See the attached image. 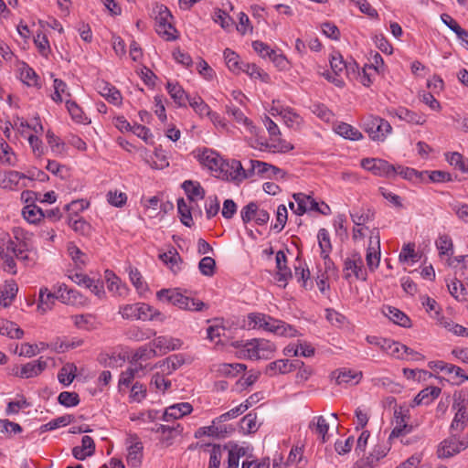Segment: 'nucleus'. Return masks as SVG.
I'll use <instances>...</instances> for the list:
<instances>
[{
    "label": "nucleus",
    "mask_w": 468,
    "mask_h": 468,
    "mask_svg": "<svg viewBox=\"0 0 468 468\" xmlns=\"http://www.w3.org/2000/svg\"><path fill=\"white\" fill-rule=\"evenodd\" d=\"M0 335H6L13 339H20L24 335V331L17 324L11 321H4L0 325Z\"/></svg>",
    "instance_id": "nucleus-35"
},
{
    "label": "nucleus",
    "mask_w": 468,
    "mask_h": 468,
    "mask_svg": "<svg viewBox=\"0 0 468 468\" xmlns=\"http://www.w3.org/2000/svg\"><path fill=\"white\" fill-rule=\"evenodd\" d=\"M411 430L412 426L407 424L406 419L400 418V420H396V426L389 434L388 439L392 440L394 438L404 436L406 434H409L411 431Z\"/></svg>",
    "instance_id": "nucleus-54"
},
{
    "label": "nucleus",
    "mask_w": 468,
    "mask_h": 468,
    "mask_svg": "<svg viewBox=\"0 0 468 468\" xmlns=\"http://www.w3.org/2000/svg\"><path fill=\"white\" fill-rule=\"evenodd\" d=\"M96 89L98 92L104 97L109 102L119 105L122 102L121 92L112 84L104 80H98L96 82Z\"/></svg>",
    "instance_id": "nucleus-14"
},
{
    "label": "nucleus",
    "mask_w": 468,
    "mask_h": 468,
    "mask_svg": "<svg viewBox=\"0 0 468 468\" xmlns=\"http://www.w3.org/2000/svg\"><path fill=\"white\" fill-rule=\"evenodd\" d=\"M131 445L128 447L127 463L132 467H138L142 463L143 444L136 435L131 436Z\"/></svg>",
    "instance_id": "nucleus-16"
},
{
    "label": "nucleus",
    "mask_w": 468,
    "mask_h": 468,
    "mask_svg": "<svg viewBox=\"0 0 468 468\" xmlns=\"http://www.w3.org/2000/svg\"><path fill=\"white\" fill-rule=\"evenodd\" d=\"M156 296L160 301H166L182 310L200 312L204 308L207 309V305L202 301L183 295L177 291L162 289L157 292Z\"/></svg>",
    "instance_id": "nucleus-2"
},
{
    "label": "nucleus",
    "mask_w": 468,
    "mask_h": 468,
    "mask_svg": "<svg viewBox=\"0 0 468 468\" xmlns=\"http://www.w3.org/2000/svg\"><path fill=\"white\" fill-rule=\"evenodd\" d=\"M27 178L29 180H33L35 178V175H26L17 171H8L5 174V177L2 180L0 186L4 188L13 189L14 186H16L20 181V179Z\"/></svg>",
    "instance_id": "nucleus-28"
},
{
    "label": "nucleus",
    "mask_w": 468,
    "mask_h": 468,
    "mask_svg": "<svg viewBox=\"0 0 468 468\" xmlns=\"http://www.w3.org/2000/svg\"><path fill=\"white\" fill-rule=\"evenodd\" d=\"M241 71L247 73L250 78H259L263 81H267L269 76L263 72L256 64H243Z\"/></svg>",
    "instance_id": "nucleus-61"
},
{
    "label": "nucleus",
    "mask_w": 468,
    "mask_h": 468,
    "mask_svg": "<svg viewBox=\"0 0 468 468\" xmlns=\"http://www.w3.org/2000/svg\"><path fill=\"white\" fill-rule=\"evenodd\" d=\"M59 404L65 407H74L79 405L80 397L76 392L63 391L58 397Z\"/></svg>",
    "instance_id": "nucleus-56"
},
{
    "label": "nucleus",
    "mask_w": 468,
    "mask_h": 468,
    "mask_svg": "<svg viewBox=\"0 0 468 468\" xmlns=\"http://www.w3.org/2000/svg\"><path fill=\"white\" fill-rule=\"evenodd\" d=\"M198 269L203 275L211 277L215 273L216 261L211 257H204L198 263Z\"/></svg>",
    "instance_id": "nucleus-60"
},
{
    "label": "nucleus",
    "mask_w": 468,
    "mask_h": 468,
    "mask_svg": "<svg viewBox=\"0 0 468 468\" xmlns=\"http://www.w3.org/2000/svg\"><path fill=\"white\" fill-rule=\"evenodd\" d=\"M144 367L142 364L135 365V367H129L125 371L122 372L119 378V386L128 387L133 378L138 376L140 371H143Z\"/></svg>",
    "instance_id": "nucleus-43"
},
{
    "label": "nucleus",
    "mask_w": 468,
    "mask_h": 468,
    "mask_svg": "<svg viewBox=\"0 0 468 468\" xmlns=\"http://www.w3.org/2000/svg\"><path fill=\"white\" fill-rule=\"evenodd\" d=\"M137 320H158L160 322H164L165 320V316L149 304L140 303H137Z\"/></svg>",
    "instance_id": "nucleus-21"
},
{
    "label": "nucleus",
    "mask_w": 468,
    "mask_h": 468,
    "mask_svg": "<svg viewBox=\"0 0 468 468\" xmlns=\"http://www.w3.org/2000/svg\"><path fill=\"white\" fill-rule=\"evenodd\" d=\"M74 420L72 415H64L54 420H51L49 422L43 424L39 428L40 433H44L47 431H54L59 427H64L70 424Z\"/></svg>",
    "instance_id": "nucleus-33"
},
{
    "label": "nucleus",
    "mask_w": 468,
    "mask_h": 468,
    "mask_svg": "<svg viewBox=\"0 0 468 468\" xmlns=\"http://www.w3.org/2000/svg\"><path fill=\"white\" fill-rule=\"evenodd\" d=\"M18 292L17 284L15 281H7L4 288L0 291V304L8 307Z\"/></svg>",
    "instance_id": "nucleus-27"
},
{
    "label": "nucleus",
    "mask_w": 468,
    "mask_h": 468,
    "mask_svg": "<svg viewBox=\"0 0 468 468\" xmlns=\"http://www.w3.org/2000/svg\"><path fill=\"white\" fill-rule=\"evenodd\" d=\"M227 112L229 116L233 117L234 120H236L238 122L243 123L246 125L250 132L255 128L251 122L244 115L243 112L234 106V105H228L227 106Z\"/></svg>",
    "instance_id": "nucleus-47"
},
{
    "label": "nucleus",
    "mask_w": 468,
    "mask_h": 468,
    "mask_svg": "<svg viewBox=\"0 0 468 468\" xmlns=\"http://www.w3.org/2000/svg\"><path fill=\"white\" fill-rule=\"evenodd\" d=\"M57 299H58L57 292L52 293L48 292L47 288H41L39 291L37 309L42 313H46L48 310L52 308V305Z\"/></svg>",
    "instance_id": "nucleus-29"
},
{
    "label": "nucleus",
    "mask_w": 468,
    "mask_h": 468,
    "mask_svg": "<svg viewBox=\"0 0 468 468\" xmlns=\"http://www.w3.org/2000/svg\"><path fill=\"white\" fill-rule=\"evenodd\" d=\"M383 314L394 324L402 327H410V319L403 312L393 306H384Z\"/></svg>",
    "instance_id": "nucleus-23"
},
{
    "label": "nucleus",
    "mask_w": 468,
    "mask_h": 468,
    "mask_svg": "<svg viewBox=\"0 0 468 468\" xmlns=\"http://www.w3.org/2000/svg\"><path fill=\"white\" fill-rule=\"evenodd\" d=\"M177 210L180 214L181 222L186 227H191L193 224L191 211L184 198H179L177 200Z\"/></svg>",
    "instance_id": "nucleus-53"
},
{
    "label": "nucleus",
    "mask_w": 468,
    "mask_h": 468,
    "mask_svg": "<svg viewBox=\"0 0 468 468\" xmlns=\"http://www.w3.org/2000/svg\"><path fill=\"white\" fill-rule=\"evenodd\" d=\"M259 425L257 424L256 413L250 412L245 415L240 420V430L245 434L254 433L258 431Z\"/></svg>",
    "instance_id": "nucleus-41"
},
{
    "label": "nucleus",
    "mask_w": 468,
    "mask_h": 468,
    "mask_svg": "<svg viewBox=\"0 0 468 468\" xmlns=\"http://www.w3.org/2000/svg\"><path fill=\"white\" fill-rule=\"evenodd\" d=\"M199 115H207L213 119L215 112H211L209 106L199 96L190 97L186 101Z\"/></svg>",
    "instance_id": "nucleus-38"
},
{
    "label": "nucleus",
    "mask_w": 468,
    "mask_h": 468,
    "mask_svg": "<svg viewBox=\"0 0 468 468\" xmlns=\"http://www.w3.org/2000/svg\"><path fill=\"white\" fill-rule=\"evenodd\" d=\"M154 169H164L169 165L167 156L161 148H156L154 154V159L150 164Z\"/></svg>",
    "instance_id": "nucleus-57"
},
{
    "label": "nucleus",
    "mask_w": 468,
    "mask_h": 468,
    "mask_svg": "<svg viewBox=\"0 0 468 468\" xmlns=\"http://www.w3.org/2000/svg\"><path fill=\"white\" fill-rule=\"evenodd\" d=\"M367 276V270L365 269L364 261L360 253L353 251L344 260V279L349 281L352 277H355L356 280L366 281Z\"/></svg>",
    "instance_id": "nucleus-4"
},
{
    "label": "nucleus",
    "mask_w": 468,
    "mask_h": 468,
    "mask_svg": "<svg viewBox=\"0 0 468 468\" xmlns=\"http://www.w3.org/2000/svg\"><path fill=\"white\" fill-rule=\"evenodd\" d=\"M153 13L155 15L156 33L166 40H175L176 37L174 33L176 32V29L172 24L173 16L169 9L164 5L156 4L153 8Z\"/></svg>",
    "instance_id": "nucleus-3"
},
{
    "label": "nucleus",
    "mask_w": 468,
    "mask_h": 468,
    "mask_svg": "<svg viewBox=\"0 0 468 468\" xmlns=\"http://www.w3.org/2000/svg\"><path fill=\"white\" fill-rule=\"evenodd\" d=\"M159 259L170 268L173 273L176 274L181 271L183 260L176 249L172 248L166 252L160 253Z\"/></svg>",
    "instance_id": "nucleus-22"
},
{
    "label": "nucleus",
    "mask_w": 468,
    "mask_h": 468,
    "mask_svg": "<svg viewBox=\"0 0 468 468\" xmlns=\"http://www.w3.org/2000/svg\"><path fill=\"white\" fill-rule=\"evenodd\" d=\"M149 346L160 351L161 355H165L169 351L177 350L182 346V341L177 338L158 336L154 338Z\"/></svg>",
    "instance_id": "nucleus-15"
},
{
    "label": "nucleus",
    "mask_w": 468,
    "mask_h": 468,
    "mask_svg": "<svg viewBox=\"0 0 468 468\" xmlns=\"http://www.w3.org/2000/svg\"><path fill=\"white\" fill-rule=\"evenodd\" d=\"M193 407L188 402L174 404L166 408L163 414V420L165 421H169L170 420H177L191 413Z\"/></svg>",
    "instance_id": "nucleus-19"
},
{
    "label": "nucleus",
    "mask_w": 468,
    "mask_h": 468,
    "mask_svg": "<svg viewBox=\"0 0 468 468\" xmlns=\"http://www.w3.org/2000/svg\"><path fill=\"white\" fill-rule=\"evenodd\" d=\"M375 212L367 208L366 211H362L361 213L358 211L351 212L350 217L356 227H361L364 224L372 221L374 219Z\"/></svg>",
    "instance_id": "nucleus-46"
},
{
    "label": "nucleus",
    "mask_w": 468,
    "mask_h": 468,
    "mask_svg": "<svg viewBox=\"0 0 468 468\" xmlns=\"http://www.w3.org/2000/svg\"><path fill=\"white\" fill-rule=\"evenodd\" d=\"M77 373V367L74 363H66L58 371V379L64 386H69Z\"/></svg>",
    "instance_id": "nucleus-30"
},
{
    "label": "nucleus",
    "mask_w": 468,
    "mask_h": 468,
    "mask_svg": "<svg viewBox=\"0 0 468 468\" xmlns=\"http://www.w3.org/2000/svg\"><path fill=\"white\" fill-rule=\"evenodd\" d=\"M317 239L321 249V254L330 253L332 250V244L328 231L325 229H320L317 234Z\"/></svg>",
    "instance_id": "nucleus-58"
},
{
    "label": "nucleus",
    "mask_w": 468,
    "mask_h": 468,
    "mask_svg": "<svg viewBox=\"0 0 468 468\" xmlns=\"http://www.w3.org/2000/svg\"><path fill=\"white\" fill-rule=\"evenodd\" d=\"M361 166L378 176L393 178L397 176L396 166L380 158H365L361 161Z\"/></svg>",
    "instance_id": "nucleus-7"
},
{
    "label": "nucleus",
    "mask_w": 468,
    "mask_h": 468,
    "mask_svg": "<svg viewBox=\"0 0 468 468\" xmlns=\"http://www.w3.org/2000/svg\"><path fill=\"white\" fill-rule=\"evenodd\" d=\"M290 372L289 360L288 359H278L270 363L266 367L265 373L271 377L277 374H286Z\"/></svg>",
    "instance_id": "nucleus-39"
},
{
    "label": "nucleus",
    "mask_w": 468,
    "mask_h": 468,
    "mask_svg": "<svg viewBox=\"0 0 468 468\" xmlns=\"http://www.w3.org/2000/svg\"><path fill=\"white\" fill-rule=\"evenodd\" d=\"M69 225L72 229L83 236H89L91 233V226L83 218H69Z\"/></svg>",
    "instance_id": "nucleus-49"
},
{
    "label": "nucleus",
    "mask_w": 468,
    "mask_h": 468,
    "mask_svg": "<svg viewBox=\"0 0 468 468\" xmlns=\"http://www.w3.org/2000/svg\"><path fill=\"white\" fill-rule=\"evenodd\" d=\"M74 324L80 329L90 330L93 328L92 315L79 314L72 316Z\"/></svg>",
    "instance_id": "nucleus-64"
},
{
    "label": "nucleus",
    "mask_w": 468,
    "mask_h": 468,
    "mask_svg": "<svg viewBox=\"0 0 468 468\" xmlns=\"http://www.w3.org/2000/svg\"><path fill=\"white\" fill-rule=\"evenodd\" d=\"M309 429H314L316 433L321 436L322 442H325L327 440V434L329 431V425L326 422L324 416L314 417L309 423Z\"/></svg>",
    "instance_id": "nucleus-36"
},
{
    "label": "nucleus",
    "mask_w": 468,
    "mask_h": 468,
    "mask_svg": "<svg viewBox=\"0 0 468 468\" xmlns=\"http://www.w3.org/2000/svg\"><path fill=\"white\" fill-rule=\"evenodd\" d=\"M224 58L229 70L236 74L241 72L242 66L244 63L239 62V55L236 52L229 48H226L224 50Z\"/></svg>",
    "instance_id": "nucleus-40"
},
{
    "label": "nucleus",
    "mask_w": 468,
    "mask_h": 468,
    "mask_svg": "<svg viewBox=\"0 0 468 468\" xmlns=\"http://www.w3.org/2000/svg\"><path fill=\"white\" fill-rule=\"evenodd\" d=\"M330 66L335 76H339L345 69L349 74L350 71L355 73L357 65L356 62L346 63L344 61L342 55L339 52H334L330 58Z\"/></svg>",
    "instance_id": "nucleus-20"
},
{
    "label": "nucleus",
    "mask_w": 468,
    "mask_h": 468,
    "mask_svg": "<svg viewBox=\"0 0 468 468\" xmlns=\"http://www.w3.org/2000/svg\"><path fill=\"white\" fill-rule=\"evenodd\" d=\"M335 132L345 139L358 141L363 138V134L352 125L341 122L335 127Z\"/></svg>",
    "instance_id": "nucleus-32"
},
{
    "label": "nucleus",
    "mask_w": 468,
    "mask_h": 468,
    "mask_svg": "<svg viewBox=\"0 0 468 468\" xmlns=\"http://www.w3.org/2000/svg\"><path fill=\"white\" fill-rule=\"evenodd\" d=\"M182 187L190 200H194L195 197H198L200 199L205 197V190L198 182L186 180L183 183Z\"/></svg>",
    "instance_id": "nucleus-34"
},
{
    "label": "nucleus",
    "mask_w": 468,
    "mask_h": 468,
    "mask_svg": "<svg viewBox=\"0 0 468 468\" xmlns=\"http://www.w3.org/2000/svg\"><path fill=\"white\" fill-rule=\"evenodd\" d=\"M263 330L282 336H293L296 333V330L290 324L281 320H276L270 315L269 320L264 324Z\"/></svg>",
    "instance_id": "nucleus-13"
},
{
    "label": "nucleus",
    "mask_w": 468,
    "mask_h": 468,
    "mask_svg": "<svg viewBox=\"0 0 468 468\" xmlns=\"http://www.w3.org/2000/svg\"><path fill=\"white\" fill-rule=\"evenodd\" d=\"M186 362L185 356L182 354H175L165 358L160 367H166L163 371H166V374H171L173 371L179 368Z\"/></svg>",
    "instance_id": "nucleus-37"
},
{
    "label": "nucleus",
    "mask_w": 468,
    "mask_h": 468,
    "mask_svg": "<svg viewBox=\"0 0 468 468\" xmlns=\"http://www.w3.org/2000/svg\"><path fill=\"white\" fill-rule=\"evenodd\" d=\"M397 115L399 119L404 120L410 123L415 124H423L425 122V119L423 116L410 111L406 108H400L398 110Z\"/></svg>",
    "instance_id": "nucleus-52"
},
{
    "label": "nucleus",
    "mask_w": 468,
    "mask_h": 468,
    "mask_svg": "<svg viewBox=\"0 0 468 468\" xmlns=\"http://www.w3.org/2000/svg\"><path fill=\"white\" fill-rule=\"evenodd\" d=\"M287 208L284 205H280L277 208L276 223L271 227L276 232L283 229L287 221Z\"/></svg>",
    "instance_id": "nucleus-63"
},
{
    "label": "nucleus",
    "mask_w": 468,
    "mask_h": 468,
    "mask_svg": "<svg viewBox=\"0 0 468 468\" xmlns=\"http://www.w3.org/2000/svg\"><path fill=\"white\" fill-rule=\"evenodd\" d=\"M166 89L171 98L179 107L186 106V101L190 97L178 83L167 82Z\"/></svg>",
    "instance_id": "nucleus-26"
},
{
    "label": "nucleus",
    "mask_w": 468,
    "mask_h": 468,
    "mask_svg": "<svg viewBox=\"0 0 468 468\" xmlns=\"http://www.w3.org/2000/svg\"><path fill=\"white\" fill-rule=\"evenodd\" d=\"M248 164L250 178L258 176L263 179H278L285 178L287 176L285 171L269 163L250 159Z\"/></svg>",
    "instance_id": "nucleus-6"
},
{
    "label": "nucleus",
    "mask_w": 468,
    "mask_h": 468,
    "mask_svg": "<svg viewBox=\"0 0 468 468\" xmlns=\"http://www.w3.org/2000/svg\"><path fill=\"white\" fill-rule=\"evenodd\" d=\"M396 169L397 175H399L402 178L407 180H413L415 178L422 180V176H424V174H428V171L418 172L413 168L404 167L402 165L396 166Z\"/></svg>",
    "instance_id": "nucleus-55"
},
{
    "label": "nucleus",
    "mask_w": 468,
    "mask_h": 468,
    "mask_svg": "<svg viewBox=\"0 0 468 468\" xmlns=\"http://www.w3.org/2000/svg\"><path fill=\"white\" fill-rule=\"evenodd\" d=\"M363 128L372 140L378 142H383L392 131L387 120L377 116L367 117L363 122Z\"/></svg>",
    "instance_id": "nucleus-5"
},
{
    "label": "nucleus",
    "mask_w": 468,
    "mask_h": 468,
    "mask_svg": "<svg viewBox=\"0 0 468 468\" xmlns=\"http://www.w3.org/2000/svg\"><path fill=\"white\" fill-rule=\"evenodd\" d=\"M441 391V389L440 388L434 386L423 388L413 399L412 406H418L421 404L428 405L431 403L435 399L439 397Z\"/></svg>",
    "instance_id": "nucleus-24"
},
{
    "label": "nucleus",
    "mask_w": 468,
    "mask_h": 468,
    "mask_svg": "<svg viewBox=\"0 0 468 468\" xmlns=\"http://www.w3.org/2000/svg\"><path fill=\"white\" fill-rule=\"evenodd\" d=\"M57 293L58 300L63 303L78 305L84 303L82 295L78 291L69 289L66 284L59 285Z\"/></svg>",
    "instance_id": "nucleus-18"
},
{
    "label": "nucleus",
    "mask_w": 468,
    "mask_h": 468,
    "mask_svg": "<svg viewBox=\"0 0 468 468\" xmlns=\"http://www.w3.org/2000/svg\"><path fill=\"white\" fill-rule=\"evenodd\" d=\"M247 410H248L247 405H239L233 409H231L230 410L221 414L218 418L214 419L213 423L218 424L221 422H225L229 420L235 419V418L239 417V415H241L242 413H244Z\"/></svg>",
    "instance_id": "nucleus-51"
},
{
    "label": "nucleus",
    "mask_w": 468,
    "mask_h": 468,
    "mask_svg": "<svg viewBox=\"0 0 468 468\" xmlns=\"http://www.w3.org/2000/svg\"><path fill=\"white\" fill-rule=\"evenodd\" d=\"M331 377L338 385L348 384L353 380L355 384H357L362 378V373H355L350 369L343 368L332 372Z\"/></svg>",
    "instance_id": "nucleus-25"
},
{
    "label": "nucleus",
    "mask_w": 468,
    "mask_h": 468,
    "mask_svg": "<svg viewBox=\"0 0 468 468\" xmlns=\"http://www.w3.org/2000/svg\"><path fill=\"white\" fill-rule=\"evenodd\" d=\"M24 218L31 223L37 224L44 218V211L35 204H27L22 210Z\"/></svg>",
    "instance_id": "nucleus-31"
},
{
    "label": "nucleus",
    "mask_w": 468,
    "mask_h": 468,
    "mask_svg": "<svg viewBox=\"0 0 468 468\" xmlns=\"http://www.w3.org/2000/svg\"><path fill=\"white\" fill-rule=\"evenodd\" d=\"M436 247L439 250L440 256H452L453 253V244L450 236L444 234L441 235L436 240Z\"/></svg>",
    "instance_id": "nucleus-45"
},
{
    "label": "nucleus",
    "mask_w": 468,
    "mask_h": 468,
    "mask_svg": "<svg viewBox=\"0 0 468 468\" xmlns=\"http://www.w3.org/2000/svg\"><path fill=\"white\" fill-rule=\"evenodd\" d=\"M276 280L280 286L285 287L289 279L292 277L291 269L287 266V257L282 250L276 253Z\"/></svg>",
    "instance_id": "nucleus-12"
},
{
    "label": "nucleus",
    "mask_w": 468,
    "mask_h": 468,
    "mask_svg": "<svg viewBox=\"0 0 468 468\" xmlns=\"http://www.w3.org/2000/svg\"><path fill=\"white\" fill-rule=\"evenodd\" d=\"M236 348H242L241 353L250 359H268L275 352L276 347L270 340L253 338L248 341H235L231 344Z\"/></svg>",
    "instance_id": "nucleus-1"
},
{
    "label": "nucleus",
    "mask_w": 468,
    "mask_h": 468,
    "mask_svg": "<svg viewBox=\"0 0 468 468\" xmlns=\"http://www.w3.org/2000/svg\"><path fill=\"white\" fill-rule=\"evenodd\" d=\"M267 320H269V315L261 313H250L248 314V325L252 328L263 329Z\"/></svg>",
    "instance_id": "nucleus-62"
},
{
    "label": "nucleus",
    "mask_w": 468,
    "mask_h": 468,
    "mask_svg": "<svg viewBox=\"0 0 468 468\" xmlns=\"http://www.w3.org/2000/svg\"><path fill=\"white\" fill-rule=\"evenodd\" d=\"M157 356V351L154 346H150V348L147 346H141L134 353L133 359L135 362L139 360H150Z\"/></svg>",
    "instance_id": "nucleus-59"
},
{
    "label": "nucleus",
    "mask_w": 468,
    "mask_h": 468,
    "mask_svg": "<svg viewBox=\"0 0 468 468\" xmlns=\"http://www.w3.org/2000/svg\"><path fill=\"white\" fill-rule=\"evenodd\" d=\"M20 79L28 86H38V76L28 65L24 64L20 69Z\"/></svg>",
    "instance_id": "nucleus-48"
},
{
    "label": "nucleus",
    "mask_w": 468,
    "mask_h": 468,
    "mask_svg": "<svg viewBox=\"0 0 468 468\" xmlns=\"http://www.w3.org/2000/svg\"><path fill=\"white\" fill-rule=\"evenodd\" d=\"M468 447V441L459 440L453 432L443 440L437 450L439 458H450Z\"/></svg>",
    "instance_id": "nucleus-8"
},
{
    "label": "nucleus",
    "mask_w": 468,
    "mask_h": 468,
    "mask_svg": "<svg viewBox=\"0 0 468 468\" xmlns=\"http://www.w3.org/2000/svg\"><path fill=\"white\" fill-rule=\"evenodd\" d=\"M293 199L297 203V208L294 213L302 216L307 211H316L323 215H328L331 211L328 205H325L327 211L321 210L319 204L310 196L303 193H295L292 195Z\"/></svg>",
    "instance_id": "nucleus-9"
},
{
    "label": "nucleus",
    "mask_w": 468,
    "mask_h": 468,
    "mask_svg": "<svg viewBox=\"0 0 468 468\" xmlns=\"http://www.w3.org/2000/svg\"><path fill=\"white\" fill-rule=\"evenodd\" d=\"M83 340L80 338L58 339L54 344V349L58 353H63L69 349H73L82 346Z\"/></svg>",
    "instance_id": "nucleus-44"
},
{
    "label": "nucleus",
    "mask_w": 468,
    "mask_h": 468,
    "mask_svg": "<svg viewBox=\"0 0 468 468\" xmlns=\"http://www.w3.org/2000/svg\"><path fill=\"white\" fill-rule=\"evenodd\" d=\"M48 367V359L40 357L37 360L28 362L22 366L21 371L17 374L20 378H30L38 376Z\"/></svg>",
    "instance_id": "nucleus-17"
},
{
    "label": "nucleus",
    "mask_w": 468,
    "mask_h": 468,
    "mask_svg": "<svg viewBox=\"0 0 468 468\" xmlns=\"http://www.w3.org/2000/svg\"><path fill=\"white\" fill-rule=\"evenodd\" d=\"M222 177L228 181L240 182L250 178L249 166L244 168L240 161L233 159L229 162L224 161V170L220 172Z\"/></svg>",
    "instance_id": "nucleus-10"
},
{
    "label": "nucleus",
    "mask_w": 468,
    "mask_h": 468,
    "mask_svg": "<svg viewBox=\"0 0 468 468\" xmlns=\"http://www.w3.org/2000/svg\"><path fill=\"white\" fill-rule=\"evenodd\" d=\"M468 420V415L463 406L458 408L457 412L452 420L451 424V431L460 432L463 431L465 428L466 422Z\"/></svg>",
    "instance_id": "nucleus-42"
},
{
    "label": "nucleus",
    "mask_w": 468,
    "mask_h": 468,
    "mask_svg": "<svg viewBox=\"0 0 468 468\" xmlns=\"http://www.w3.org/2000/svg\"><path fill=\"white\" fill-rule=\"evenodd\" d=\"M197 159L203 166L211 171L222 172L224 160L213 150L205 148L197 154Z\"/></svg>",
    "instance_id": "nucleus-11"
},
{
    "label": "nucleus",
    "mask_w": 468,
    "mask_h": 468,
    "mask_svg": "<svg viewBox=\"0 0 468 468\" xmlns=\"http://www.w3.org/2000/svg\"><path fill=\"white\" fill-rule=\"evenodd\" d=\"M0 161L7 165L14 166L16 165V156L12 151V148L3 142L0 144Z\"/></svg>",
    "instance_id": "nucleus-50"
}]
</instances>
